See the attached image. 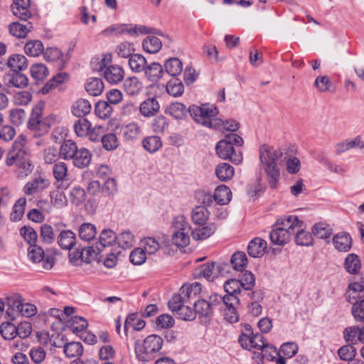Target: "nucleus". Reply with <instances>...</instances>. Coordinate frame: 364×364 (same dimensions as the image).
I'll use <instances>...</instances> for the list:
<instances>
[{"label": "nucleus", "mask_w": 364, "mask_h": 364, "mask_svg": "<svg viewBox=\"0 0 364 364\" xmlns=\"http://www.w3.org/2000/svg\"><path fill=\"white\" fill-rule=\"evenodd\" d=\"M232 197V192L229 187L225 185L218 186L214 192L213 198L219 205L228 204Z\"/></svg>", "instance_id": "nucleus-26"}, {"label": "nucleus", "mask_w": 364, "mask_h": 364, "mask_svg": "<svg viewBox=\"0 0 364 364\" xmlns=\"http://www.w3.org/2000/svg\"><path fill=\"white\" fill-rule=\"evenodd\" d=\"M166 112L176 119H183L188 114H190L189 108L187 109L183 103L178 102L171 103L166 109Z\"/></svg>", "instance_id": "nucleus-29"}, {"label": "nucleus", "mask_w": 364, "mask_h": 364, "mask_svg": "<svg viewBox=\"0 0 364 364\" xmlns=\"http://www.w3.org/2000/svg\"><path fill=\"white\" fill-rule=\"evenodd\" d=\"M68 166L65 163L59 161L53 166V175L57 183L60 181H65L68 176Z\"/></svg>", "instance_id": "nucleus-62"}, {"label": "nucleus", "mask_w": 364, "mask_h": 364, "mask_svg": "<svg viewBox=\"0 0 364 364\" xmlns=\"http://www.w3.org/2000/svg\"><path fill=\"white\" fill-rule=\"evenodd\" d=\"M134 44L127 41L119 43L115 48L117 55L124 58H130L134 54Z\"/></svg>", "instance_id": "nucleus-59"}, {"label": "nucleus", "mask_w": 364, "mask_h": 364, "mask_svg": "<svg viewBox=\"0 0 364 364\" xmlns=\"http://www.w3.org/2000/svg\"><path fill=\"white\" fill-rule=\"evenodd\" d=\"M209 218V212L205 206H196L192 210V221L198 225H205Z\"/></svg>", "instance_id": "nucleus-38"}, {"label": "nucleus", "mask_w": 364, "mask_h": 364, "mask_svg": "<svg viewBox=\"0 0 364 364\" xmlns=\"http://www.w3.org/2000/svg\"><path fill=\"white\" fill-rule=\"evenodd\" d=\"M218 156L224 160L229 159L235 164H239L242 160L240 153L236 154L234 146L224 139L219 141L215 146Z\"/></svg>", "instance_id": "nucleus-8"}, {"label": "nucleus", "mask_w": 364, "mask_h": 364, "mask_svg": "<svg viewBox=\"0 0 364 364\" xmlns=\"http://www.w3.org/2000/svg\"><path fill=\"white\" fill-rule=\"evenodd\" d=\"M45 107V102L39 101L32 109L30 118L28 122V128L33 131H39L46 133L48 131L52 124L55 122V116L50 115L43 119V111Z\"/></svg>", "instance_id": "nucleus-5"}, {"label": "nucleus", "mask_w": 364, "mask_h": 364, "mask_svg": "<svg viewBox=\"0 0 364 364\" xmlns=\"http://www.w3.org/2000/svg\"><path fill=\"white\" fill-rule=\"evenodd\" d=\"M144 149L150 153L158 151L162 146L161 138L158 136H151L144 138L142 141Z\"/></svg>", "instance_id": "nucleus-52"}, {"label": "nucleus", "mask_w": 364, "mask_h": 364, "mask_svg": "<svg viewBox=\"0 0 364 364\" xmlns=\"http://www.w3.org/2000/svg\"><path fill=\"white\" fill-rule=\"evenodd\" d=\"M78 149L76 143L71 140H65L59 150V157L65 160H71L72 158L75 157V154Z\"/></svg>", "instance_id": "nucleus-25"}, {"label": "nucleus", "mask_w": 364, "mask_h": 364, "mask_svg": "<svg viewBox=\"0 0 364 364\" xmlns=\"http://www.w3.org/2000/svg\"><path fill=\"white\" fill-rule=\"evenodd\" d=\"M85 90L90 95L98 96L104 90V83L100 78L90 77L85 84Z\"/></svg>", "instance_id": "nucleus-37"}, {"label": "nucleus", "mask_w": 364, "mask_h": 364, "mask_svg": "<svg viewBox=\"0 0 364 364\" xmlns=\"http://www.w3.org/2000/svg\"><path fill=\"white\" fill-rule=\"evenodd\" d=\"M333 242L335 248L340 252H348L352 247V238L350 234L346 232L335 235L333 237Z\"/></svg>", "instance_id": "nucleus-18"}, {"label": "nucleus", "mask_w": 364, "mask_h": 364, "mask_svg": "<svg viewBox=\"0 0 364 364\" xmlns=\"http://www.w3.org/2000/svg\"><path fill=\"white\" fill-rule=\"evenodd\" d=\"M141 128L136 123H130L126 126L122 127L120 132L123 135L124 139L127 141H133L136 139L140 134Z\"/></svg>", "instance_id": "nucleus-41"}, {"label": "nucleus", "mask_w": 364, "mask_h": 364, "mask_svg": "<svg viewBox=\"0 0 364 364\" xmlns=\"http://www.w3.org/2000/svg\"><path fill=\"white\" fill-rule=\"evenodd\" d=\"M117 239L116 233L112 230L104 229L99 237V247L103 250L106 247L112 246L116 242Z\"/></svg>", "instance_id": "nucleus-45"}, {"label": "nucleus", "mask_w": 364, "mask_h": 364, "mask_svg": "<svg viewBox=\"0 0 364 364\" xmlns=\"http://www.w3.org/2000/svg\"><path fill=\"white\" fill-rule=\"evenodd\" d=\"M91 123L85 117H79L74 123L73 128L75 134L79 137H85L89 134Z\"/></svg>", "instance_id": "nucleus-49"}, {"label": "nucleus", "mask_w": 364, "mask_h": 364, "mask_svg": "<svg viewBox=\"0 0 364 364\" xmlns=\"http://www.w3.org/2000/svg\"><path fill=\"white\" fill-rule=\"evenodd\" d=\"M291 232L284 228H278L274 225L269 233L271 242L276 245L283 246L290 240Z\"/></svg>", "instance_id": "nucleus-13"}, {"label": "nucleus", "mask_w": 364, "mask_h": 364, "mask_svg": "<svg viewBox=\"0 0 364 364\" xmlns=\"http://www.w3.org/2000/svg\"><path fill=\"white\" fill-rule=\"evenodd\" d=\"M30 73L36 82L43 81L49 75L48 68L43 63L33 64L30 68Z\"/></svg>", "instance_id": "nucleus-47"}, {"label": "nucleus", "mask_w": 364, "mask_h": 364, "mask_svg": "<svg viewBox=\"0 0 364 364\" xmlns=\"http://www.w3.org/2000/svg\"><path fill=\"white\" fill-rule=\"evenodd\" d=\"M57 242L62 249L70 250L76 244V235L70 230H64L59 233Z\"/></svg>", "instance_id": "nucleus-16"}, {"label": "nucleus", "mask_w": 364, "mask_h": 364, "mask_svg": "<svg viewBox=\"0 0 364 364\" xmlns=\"http://www.w3.org/2000/svg\"><path fill=\"white\" fill-rule=\"evenodd\" d=\"M97 234V228L95 225L90 223H82L78 230L79 237L84 241L90 242Z\"/></svg>", "instance_id": "nucleus-32"}, {"label": "nucleus", "mask_w": 364, "mask_h": 364, "mask_svg": "<svg viewBox=\"0 0 364 364\" xmlns=\"http://www.w3.org/2000/svg\"><path fill=\"white\" fill-rule=\"evenodd\" d=\"M6 164L8 166H16V173L18 178H24L33 171L34 166L31 161V152L26 146V137L18 135L7 153Z\"/></svg>", "instance_id": "nucleus-1"}, {"label": "nucleus", "mask_w": 364, "mask_h": 364, "mask_svg": "<svg viewBox=\"0 0 364 364\" xmlns=\"http://www.w3.org/2000/svg\"><path fill=\"white\" fill-rule=\"evenodd\" d=\"M215 264L214 262H208L200 265L197 269L198 274L208 281H213L216 277Z\"/></svg>", "instance_id": "nucleus-39"}, {"label": "nucleus", "mask_w": 364, "mask_h": 364, "mask_svg": "<svg viewBox=\"0 0 364 364\" xmlns=\"http://www.w3.org/2000/svg\"><path fill=\"white\" fill-rule=\"evenodd\" d=\"M344 265L345 269L348 273L351 274H358L361 267V262L358 255L354 253L349 254L345 259Z\"/></svg>", "instance_id": "nucleus-36"}, {"label": "nucleus", "mask_w": 364, "mask_h": 364, "mask_svg": "<svg viewBox=\"0 0 364 364\" xmlns=\"http://www.w3.org/2000/svg\"><path fill=\"white\" fill-rule=\"evenodd\" d=\"M216 230L217 226L214 223H205L195 228L192 232V236L194 240H203L213 235Z\"/></svg>", "instance_id": "nucleus-17"}, {"label": "nucleus", "mask_w": 364, "mask_h": 364, "mask_svg": "<svg viewBox=\"0 0 364 364\" xmlns=\"http://www.w3.org/2000/svg\"><path fill=\"white\" fill-rule=\"evenodd\" d=\"M163 338L156 334L148 336L141 343L135 342L136 358L143 362H148L154 358V354L159 352L163 346Z\"/></svg>", "instance_id": "nucleus-4"}, {"label": "nucleus", "mask_w": 364, "mask_h": 364, "mask_svg": "<svg viewBox=\"0 0 364 364\" xmlns=\"http://www.w3.org/2000/svg\"><path fill=\"white\" fill-rule=\"evenodd\" d=\"M193 307L196 315H198L201 321H207L212 317L213 312L210 307L208 301L203 299H197L193 301Z\"/></svg>", "instance_id": "nucleus-12"}, {"label": "nucleus", "mask_w": 364, "mask_h": 364, "mask_svg": "<svg viewBox=\"0 0 364 364\" xmlns=\"http://www.w3.org/2000/svg\"><path fill=\"white\" fill-rule=\"evenodd\" d=\"M48 186L49 181L47 179L38 176L26 183L23 192L26 195H33L39 191L47 188Z\"/></svg>", "instance_id": "nucleus-15"}, {"label": "nucleus", "mask_w": 364, "mask_h": 364, "mask_svg": "<svg viewBox=\"0 0 364 364\" xmlns=\"http://www.w3.org/2000/svg\"><path fill=\"white\" fill-rule=\"evenodd\" d=\"M184 86L182 81L178 78H173L168 81L166 92L171 96L177 97L183 93Z\"/></svg>", "instance_id": "nucleus-48"}, {"label": "nucleus", "mask_w": 364, "mask_h": 364, "mask_svg": "<svg viewBox=\"0 0 364 364\" xmlns=\"http://www.w3.org/2000/svg\"><path fill=\"white\" fill-rule=\"evenodd\" d=\"M111 58L109 54L102 59L99 63V70L105 68L103 74L105 79L110 84H117L124 79V72L122 67L117 65L107 66V61L110 62Z\"/></svg>", "instance_id": "nucleus-6"}, {"label": "nucleus", "mask_w": 364, "mask_h": 364, "mask_svg": "<svg viewBox=\"0 0 364 364\" xmlns=\"http://www.w3.org/2000/svg\"><path fill=\"white\" fill-rule=\"evenodd\" d=\"M311 232L314 237L324 240L327 243H329V238L333 234V229L328 224L317 223L313 225Z\"/></svg>", "instance_id": "nucleus-19"}, {"label": "nucleus", "mask_w": 364, "mask_h": 364, "mask_svg": "<svg viewBox=\"0 0 364 364\" xmlns=\"http://www.w3.org/2000/svg\"><path fill=\"white\" fill-rule=\"evenodd\" d=\"M28 257L33 263L42 262L44 269L49 270L55 264V258L52 256L45 257V252L40 246L32 245L28 248Z\"/></svg>", "instance_id": "nucleus-7"}, {"label": "nucleus", "mask_w": 364, "mask_h": 364, "mask_svg": "<svg viewBox=\"0 0 364 364\" xmlns=\"http://www.w3.org/2000/svg\"><path fill=\"white\" fill-rule=\"evenodd\" d=\"M351 312L357 322L364 323V300L356 301L353 303Z\"/></svg>", "instance_id": "nucleus-64"}, {"label": "nucleus", "mask_w": 364, "mask_h": 364, "mask_svg": "<svg viewBox=\"0 0 364 364\" xmlns=\"http://www.w3.org/2000/svg\"><path fill=\"white\" fill-rule=\"evenodd\" d=\"M190 116L198 123L210 129H219L224 127L231 133L235 132L239 129L240 124L234 120L229 119L225 122L216 118L218 114V108L213 105L207 104L200 106L193 105L189 107Z\"/></svg>", "instance_id": "nucleus-2"}, {"label": "nucleus", "mask_w": 364, "mask_h": 364, "mask_svg": "<svg viewBox=\"0 0 364 364\" xmlns=\"http://www.w3.org/2000/svg\"><path fill=\"white\" fill-rule=\"evenodd\" d=\"M118 245L123 249H129L134 245V238L130 231H124L117 236Z\"/></svg>", "instance_id": "nucleus-58"}, {"label": "nucleus", "mask_w": 364, "mask_h": 364, "mask_svg": "<svg viewBox=\"0 0 364 364\" xmlns=\"http://www.w3.org/2000/svg\"><path fill=\"white\" fill-rule=\"evenodd\" d=\"M338 355L341 360L344 361H350L357 355V350L353 344H348L341 346L338 350Z\"/></svg>", "instance_id": "nucleus-53"}, {"label": "nucleus", "mask_w": 364, "mask_h": 364, "mask_svg": "<svg viewBox=\"0 0 364 364\" xmlns=\"http://www.w3.org/2000/svg\"><path fill=\"white\" fill-rule=\"evenodd\" d=\"M142 88V83L136 77H127L124 82V90L128 95H137Z\"/></svg>", "instance_id": "nucleus-27"}, {"label": "nucleus", "mask_w": 364, "mask_h": 364, "mask_svg": "<svg viewBox=\"0 0 364 364\" xmlns=\"http://www.w3.org/2000/svg\"><path fill=\"white\" fill-rule=\"evenodd\" d=\"M162 46L161 41L154 36L146 37L142 42L143 49L149 53H158Z\"/></svg>", "instance_id": "nucleus-40"}, {"label": "nucleus", "mask_w": 364, "mask_h": 364, "mask_svg": "<svg viewBox=\"0 0 364 364\" xmlns=\"http://www.w3.org/2000/svg\"><path fill=\"white\" fill-rule=\"evenodd\" d=\"M32 28L33 26L31 22H28L26 25L17 21L12 22L9 25V32L13 36L23 38L27 36Z\"/></svg>", "instance_id": "nucleus-24"}, {"label": "nucleus", "mask_w": 364, "mask_h": 364, "mask_svg": "<svg viewBox=\"0 0 364 364\" xmlns=\"http://www.w3.org/2000/svg\"><path fill=\"white\" fill-rule=\"evenodd\" d=\"M282 155L281 149H274L269 144H264L259 147L260 162L267 174L269 186L272 189L277 188L279 185L280 171L277 161Z\"/></svg>", "instance_id": "nucleus-3"}, {"label": "nucleus", "mask_w": 364, "mask_h": 364, "mask_svg": "<svg viewBox=\"0 0 364 364\" xmlns=\"http://www.w3.org/2000/svg\"><path fill=\"white\" fill-rule=\"evenodd\" d=\"M10 10L14 16L21 21H27L32 16L30 0H13Z\"/></svg>", "instance_id": "nucleus-10"}, {"label": "nucleus", "mask_w": 364, "mask_h": 364, "mask_svg": "<svg viewBox=\"0 0 364 364\" xmlns=\"http://www.w3.org/2000/svg\"><path fill=\"white\" fill-rule=\"evenodd\" d=\"M215 172L220 181H228L233 177L235 169L228 163H220L216 166Z\"/></svg>", "instance_id": "nucleus-30"}, {"label": "nucleus", "mask_w": 364, "mask_h": 364, "mask_svg": "<svg viewBox=\"0 0 364 364\" xmlns=\"http://www.w3.org/2000/svg\"><path fill=\"white\" fill-rule=\"evenodd\" d=\"M3 81L7 87H16L23 89L28 85V77L21 71L10 70L4 75Z\"/></svg>", "instance_id": "nucleus-9"}, {"label": "nucleus", "mask_w": 364, "mask_h": 364, "mask_svg": "<svg viewBox=\"0 0 364 364\" xmlns=\"http://www.w3.org/2000/svg\"><path fill=\"white\" fill-rule=\"evenodd\" d=\"M144 71L149 80L156 82L161 78L164 68L160 63L154 62L149 65H146Z\"/></svg>", "instance_id": "nucleus-34"}, {"label": "nucleus", "mask_w": 364, "mask_h": 364, "mask_svg": "<svg viewBox=\"0 0 364 364\" xmlns=\"http://www.w3.org/2000/svg\"><path fill=\"white\" fill-rule=\"evenodd\" d=\"M136 33V29H131L130 24H114L112 25L102 31V33L106 36L114 33V35H121L127 33L132 35Z\"/></svg>", "instance_id": "nucleus-42"}, {"label": "nucleus", "mask_w": 364, "mask_h": 364, "mask_svg": "<svg viewBox=\"0 0 364 364\" xmlns=\"http://www.w3.org/2000/svg\"><path fill=\"white\" fill-rule=\"evenodd\" d=\"M82 250L84 252L83 262L89 264L93 260L97 262L102 261V255H100L102 249L99 245L97 246V250L93 247H82Z\"/></svg>", "instance_id": "nucleus-46"}, {"label": "nucleus", "mask_w": 364, "mask_h": 364, "mask_svg": "<svg viewBox=\"0 0 364 364\" xmlns=\"http://www.w3.org/2000/svg\"><path fill=\"white\" fill-rule=\"evenodd\" d=\"M187 297L181 294H174L168 302V309L172 312H178L184 304L187 303Z\"/></svg>", "instance_id": "nucleus-54"}, {"label": "nucleus", "mask_w": 364, "mask_h": 364, "mask_svg": "<svg viewBox=\"0 0 364 364\" xmlns=\"http://www.w3.org/2000/svg\"><path fill=\"white\" fill-rule=\"evenodd\" d=\"M299 223L301 224L302 223L299 222L297 216L288 215L278 219L274 226L278 228H284L286 230H289L292 234L294 232L296 228L301 226Z\"/></svg>", "instance_id": "nucleus-23"}, {"label": "nucleus", "mask_w": 364, "mask_h": 364, "mask_svg": "<svg viewBox=\"0 0 364 364\" xmlns=\"http://www.w3.org/2000/svg\"><path fill=\"white\" fill-rule=\"evenodd\" d=\"M266 249L267 242L260 237H255L248 244L247 253L253 258L261 257Z\"/></svg>", "instance_id": "nucleus-14"}, {"label": "nucleus", "mask_w": 364, "mask_h": 364, "mask_svg": "<svg viewBox=\"0 0 364 364\" xmlns=\"http://www.w3.org/2000/svg\"><path fill=\"white\" fill-rule=\"evenodd\" d=\"M160 109L159 103L156 97H148L139 105L140 114L144 117H151L156 115Z\"/></svg>", "instance_id": "nucleus-11"}, {"label": "nucleus", "mask_w": 364, "mask_h": 364, "mask_svg": "<svg viewBox=\"0 0 364 364\" xmlns=\"http://www.w3.org/2000/svg\"><path fill=\"white\" fill-rule=\"evenodd\" d=\"M44 46L39 40H31L24 46L25 53L32 57L39 56L43 53Z\"/></svg>", "instance_id": "nucleus-43"}, {"label": "nucleus", "mask_w": 364, "mask_h": 364, "mask_svg": "<svg viewBox=\"0 0 364 364\" xmlns=\"http://www.w3.org/2000/svg\"><path fill=\"white\" fill-rule=\"evenodd\" d=\"M87 326L88 323L85 318L75 316L71 318L68 326L73 333H77L85 331Z\"/></svg>", "instance_id": "nucleus-55"}, {"label": "nucleus", "mask_w": 364, "mask_h": 364, "mask_svg": "<svg viewBox=\"0 0 364 364\" xmlns=\"http://www.w3.org/2000/svg\"><path fill=\"white\" fill-rule=\"evenodd\" d=\"M20 234L30 246L36 245L38 235L32 227L24 225L20 229Z\"/></svg>", "instance_id": "nucleus-61"}, {"label": "nucleus", "mask_w": 364, "mask_h": 364, "mask_svg": "<svg viewBox=\"0 0 364 364\" xmlns=\"http://www.w3.org/2000/svg\"><path fill=\"white\" fill-rule=\"evenodd\" d=\"M50 197L51 203L58 208L65 207L68 204V199L65 194L63 191H60L58 188L57 190L50 191Z\"/></svg>", "instance_id": "nucleus-63"}, {"label": "nucleus", "mask_w": 364, "mask_h": 364, "mask_svg": "<svg viewBox=\"0 0 364 364\" xmlns=\"http://www.w3.org/2000/svg\"><path fill=\"white\" fill-rule=\"evenodd\" d=\"M91 104L87 100L79 99L72 106V113L77 117H84L91 111Z\"/></svg>", "instance_id": "nucleus-28"}, {"label": "nucleus", "mask_w": 364, "mask_h": 364, "mask_svg": "<svg viewBox=\"0 0 364 364\" xmlns=\"http://www.w3.org/2000/svg\"><path fill=\"white\" fill-rule=\"evenodd\" d=\"M69 199L70 203L75 206L82 205L87 199L85 189L79 186L72 188L69 193Z\"/></svg>", "instance_id": "nucleus-35"}, {"label": "nucleus", "mask_w": 364, "mask_h": 364, "mask_svg": "<svg viewBox=\"0 0 364 364\" xmlns=\"http://www.w3.org/2000/svg\"><path fill=\"white\" fill-rule=\"evenodd\" d=\"M232 268L238 272H243L247 265V257L244 252H235L230 259Z\"/></svg>", "instance_id": "nucleus-44"}, {"label": "nucleus", "mask_w": 364, "mask_h": 364, "mask_svg": "<svg viewBox=\"0 0 364 364\" xmlns=\"http://www.w3.org/2000/svg\"><path fill=\"white\" fill-rule=\"evenodd\" d=\"M84 351L83 346L80 342H68L63 346V353L68 358H79Z\"/></svg>", "instance_id": "nucleus-31"}, {"label": "nucleus", "mask_w": 364, "mask_h": 364, "mask_svg": "<svg viewBox=\"0 0 364 364\" xmlns=\"http://www.w3.org/2000/svg\"><path fill=\"white\" fill-rule=\"evenodd\" d=\"M91 154L85 148L78 149L75 154V157L72 158L73 165L79 168L87 167L91 161Z\"/></svg>", "instance_id": "nucleus-22"}, {"label": "nucleus", "mask_w": 364, "mask_h": 364, "mask_svg": "<svg viewBox=\"0 0 364 364\" xmlns=\"http://www.w3.org/2000/svg\"><path fill=\"white\" fill-rule=\"evenodd\" d=\"M129 65L132 71L141 73L145 70L146 60L141 54H134L129 60Z\"/></svg>", "instance_id": "nucleus-50"}, {"label": "nucleus", "mask_w": 364, "mask_h": 364, "mask_svg": "<svg viewBox=\"0 0 364 364\" xmlns=\"http://www.w3.org/2000/svg\"><path fill=\"white\" fill-rule=\"evenodd\" d=\"M166 72L172 77L179 75L183 70V63L178 58H170L164 63Z\"/></svg>", "instance_id": "nucleus-33"}, {"label": "nucleus", "mask_w": 364, "mask_h": 364, "mask_svg": "<svg viewBox=\"0 0 364 364\" xmlns=\"http://www.w3.org/2000/svg\"><path fill=\"white\" fill-rule=\"evenodd\" d=\"M359 331L358 326L346 327L343 331V338L347 343L355 345L358 343Z\"/></svg>", "instance_id": "nucleus-57"}, {"label": "nucleus", "mask_w": 364, "mask_h": 364, "mask_svg": "<svg viewBox=\"0 0 364 364\" xmlns=\"http://www.w3.org/2000/svg\"><path fill=\"white\" fill-rule=\"evenodd\" d=\"M295 242L300 246H311L314 244V237L309 232L300 230L296 233Z\"/></svg>", "instance_id": "nucleus-56"}, {"label": "nucleus", "mask_w": 364, "mask_h": 364, "mask_svg": "<svg viewBox=\"0 0 364 364\" xmlns=\"http://www.w3.org/2000/svg\"><path fill=\"white\" fill-rule=\"evenodd\" d=\"M201 289V284L196 282L190 286L183 285L180 289V291L187 297L188 300L191 301L196 297L197 294L200 293Z\"/></svg>", "instance_id": "nucleus-60"}, {"label": "nucleus", "mask_w": 364, "mask_h": 364, "mask_svg": "<svg viewBox=\"0 0 364 364\" xmlns=\"http://www.w3.org/2000/svg\"><path fill=\"white\" fill-rule=\"evenodd\" d=\"M7 65L11 70L23 71L28 67V60L25 55L22 54H13L7 60Z\"/></svg>", "instance_id": "nucleus-21"}, {"label": "nucleus", "mask_w": 364, "mask_h": 364, "mask_svg": "<svg viewBox=\"0 0 364 364\" xmlns=\"http://www.w3.org/2000/svg\"><path fill=\"white\" fill-rule=\"evenodd\" d=\"M69 80V75L67 73H59L53 76L40 90L43 95L48 94L52 89L58 85L64 83Z\"/></svg>", "instance_id": "nucleus-20"}, {"label": "nucleus", "mask_w": 364, "mask_h": 364, "mask_svg": "<svg viewBox=\"0 0 364 364\" xmlns=\"http://www.w3.org/2000/svg\"><path fill=\"white\" fill-rule=\"evenodd\" d=\"M113 111L110 103L107 101H99L95 106V112L97 116L101 119H107L110 117Z\"/></svg>", "instance_id": "nucleus-51"}]
</instances>
